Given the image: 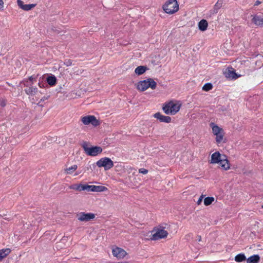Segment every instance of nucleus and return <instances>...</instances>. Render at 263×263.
<instances>
[{
  "mask_svg": "<svg viewBox=\"0 0 263 263\" xmlns=\"http://www.w3.org/2000/svg\"><path fill=\"white\" fill-rule=\"evenodd\" d=\"M181 106L179 102L175 103L173 101H170L163 105L162 109L166 115H174L179 111Z\"/></svg>",
  "mask_w": 263,
  "mask_h": 263,
  "instance_id": "f257e3e1",
  "label": "nucleus"
},
{
  "mask_svg": "<svg viewBox=\"0 0 263 263\" xmlns=\"http://www.w3.org/2000/svg\"><path fill=\"white\" fill-rule=\"evenodd\" d=\"M157 83L152 79L148 78L146 80L140 81L137 84V89L140 91H144L147 88L156 89Z\"/></svg>",
  "mask_w": 263,
  "mask_h": 263,
  "instance_id": "f03ea898",
  "label": "nucleus"
},
{
  "mask_svg": "<svg viewBox=\"0 0 263 263\" xmlns=\"http://www.w3.org/2000/svg\"><path fill=\"white\" fill-rule=\"evenodd\" d=\"M85 154L89 156H96L102 152V148L98 146H88V144L87 142H84L82 144Z\"/></svg>",
  "mask_w": 263,
  "mask_h": 263,
  "instance_id": "7ed1b4c3",
  "label": "nucleus"
},
{
  "mask_svg": "<svg viewBox=\"0 0 263 263\" xmlns=\"http://www.w3.org/2000/svg\"><path fill=\"white\" fill-rule=\"evenodd\" d=\"M163 9L168 14H173L179 9V5L177 0H168L163 5Z\"/></svg>",
  "mask_w": 263,
  "mask_h": 263,
  "instance_id": "20e7f679",
  "label": "nucleus"
},
{
  "mask_svg": "<svg viewBox=\"0 0 263 263\" xmlns=\"http://www.w3.org/2000/svg\"><path fill=\"white\" fill-rule=\"evenodd\" d=\"M96 164L99 167H104L105 171L110 170L114 166L113 161L108 157L101 158L96 162Z\"/></svg>",
  "mask_w": 263,
  "mask_h": 263,
  "instance_id": "39448f33",
  "label": "nucleus"
},
{
  "mask_svg": "<svg viewBox=\"0 0 263 263\" xmlns=\"http://www.w3.org/2000/svg\"><path fill=\"white\" fill-rule=\"evenodd\" d=\"M81 121L86 125L91 124L92 126L96 127L100 125V121L96 118L95 116L88 115L81 118Z\"/></svg>",
  "mask_w": 263,
  "mask_h": 263,
  "instance_id": "423d86ee",
  "label": "nucleus"
},
{
  "mask_svg": "<svg viewBox=\"0 0 263 263\" xmlns=\"http://www.w3.org/2000/svg\"><path fill=\"white\" fill-rule=\"evenodd\" d=\"M168 235V232L164 228H158L156 232L152 235L151 239L154 240H157L160 239L166 238Z\"/></svg>",
  "mask_w": 263,
  "mask_h": 263,
  "instance_id": "0eeeda50",
  "label": "nucleus"
},
{
  "mask_svg": "<svg viewBox=\"0 0 263 263\" xmlns=\"http://www.w3.org/2000/svg\"><path fill=\"white\" fill-rule=\"evenodd\" d=\"M78 219L80 221H89L95 218V214L92 213L81 212L77 215Z\"/></svg>",
  "mask_w": 263,
  "mask_h": 263,
  "instance_id": "6e6552de",
  "label": "nucleus"
},
{
  "mask_svg": "<svg viewBox=\"0 0 263 263\" xmlns=\"http://www.w3.org/2000/svg\"><path fill=\"white\" fill-rule=\"evenodd\" d=\"M226 77L231 79L236 80L240 77V74H239L236 72V70L232 67H228L224 72Z\"/></svg>",
  "mask_w": 263,
  "mask_h": 263,
  "instance_id": "1a4fd4ad",
  "label": "nucleus"
},
{
  "mask_svg": "<svg viewBox=\"0 0 263 263\" xmlns=\"http://www.w3.org/2000/svg\"><path fill=\"white\" fill-rule=\"evenodd\" d=\"M90 185L83 184H73L69 186V189L79 191L90 192Z\"/></svg>",
  "mask_w": 263,
  "mask_h": 263,
  "instance_id": "9d476101",
  "label": "nucleus"
},
{
  "mask_svg": "<svg viewBox=\"0 0 263 263\" xmlns=\"http://www.w3.org/2000/svg\"><path fill=\"white\" fill-rule=\"evenodd\" d=\"M112 255L119 259L123 258L126 255L127 252L123 249L119 247H116L112 250Z\"/></svg>",
  "mask_w": 263,
  "mask_h": 263,
  "instance_id": "9b49d317",
  "label": "nucleus"
},
{
  "mask_svg": "<svg viewBox=\"0 0 263 263\" xmlns=\"http://www.w3.org/2000/svg\"><path fill=\"white\" fill-rule=\"evenodd\" d=\"M154 117L161 122L168 123L171 122V118L170 117L162 115L160 112L155 114Z\"/></svg>",
  "mask_w": 263,
  "mask_h": 263,
  "instance_id": "f8f14e48",
  "label": "nucleus"
},
{
  "mask_svg": "<svg viewBox=\"0 0 263 263\" xmlns=\"http://www.w3.org/2000/svg\"><path fill=\"white\" fill-rule=\"evenodd\" d=\"M17 4L18 6L25 11H29L34 8L36 4H24V2L21 0H17Z\"/></svg>",
  "mask_w": 263,
  "mask_h": 263,
  "instance_id": "ddd939ff",
  "label": "nucleus"
},
{
  "mask_svg": "<svg viewBox=\"0 0 263 263\" xmlns=\"http://www.w3.org/2000/svg\"><path fill=\"white\" fill-rule=\"evenodd\" d=\"M222 156L219 152H216L211 155L210 163H219L221 161Z\"/></svg>",
  "mask_w": 263,
  "mask_h": 263,
  "instance_id": "4468645a",
  "label": "nucleus"
},
{
  "mask_svg": "<svg viewBox=\"0 0 263 263\" xmlns=\"http://www.w3.org/2000/svg\"><path fill=\"white\" fill-rule=\"evenodd\" d=\"M221 161L219 162L221 167L224 170H228L230 168V163L227 159V156L225 155H222Z\"/></svg>",
  "mask_w": 263,
  "mask_h": 263,
  "instance_id": "2eb2a0df",
  "label": "nucleus"
},
{
  "mask_svg": "<svg viewBox=\"0 0 263 263\" xmlns=\"http://www.w3.org/2000/svg\"><path fill=\"white\" fill-rule=\"evenodd\" d=\"M107 190V188L104 186L90 185V192H102Z\"/></svg>",
  "mask_w": 263,
  "mask_h": 263,
  "instance_id": "dca6fc26",
  "label": "nucleus"
},
{
  "mask_svg": "<svg viewBox=\"0 0 263 263\" xmlns=\"http://www.w3.org/2000/svg\"><path fill=\"white\" fill-rule=\"evenodd\" d=\"M252 22L257 26L263 27V18L259 15H255L252 19Z\"/></svg>",
  "mask_w": 263,
  "mask_h": 263,
  "instance_id": "f3484780",
  "label": "nucleus"
},
{
  "mask_svg": "<svg viewBox=\"0 0 263 263\" xmlns=\"http://www.w3.org/2000/svg\"><path fill=\"white\" fill-rule=\"evenodd\" d=\"M260 257L258 254H254L247 258V263H258L260 261Z\"/></svg>",
  "mask_w": 263,
  "mask_h": 263,
  "instance_id": "a211bd4d",
  "label": "nucleus"
},
{
  "mask_svg": "<svg viewBox=\"0 0 263 263\" xmlns=\"http://www.w3.org/2000/svg\"><path fill=\"white\" fill-rule=\"evenodd\" d=\"M47 83L50 86H54L57 83V79L55 76L53 74H50L49 76L46 79Z\"/></svg>",
  "mask_w": 263,
  "mask_h": 263,
  "instance_id": "6ab92c4d",
  "label": "nucleus"
},
{
  "mask_svg": "<svg viewBox=\"0 0 263 263\" xmlns=\"http://www.w3.org/2000/svg\"><path fill=\"white\" fill-rule=\"evenodd\" d=\"M208 23L206 20H201L198 23L199 29L201 31H205L207 29Z\"/></svg>",
  "mask_w": 263,
  "mask_h": 263,
  "instance_id": "aec40b11",
  "label": "nucleus"
},
{
  "mask_svg": "<svg viewBox=\"0 0 263 263\" xmlns=\"http://www.w3.org/2000/svg\"><path fill=\"white\" fill-rule=\"evenodd\" d=\"M210 126L212 128V132L214 135L219 134L222 132H223L222 128L219 127L218 125H215L214 123H211Z\"/></svg>",
  "mask_w": 263,
  "mask_h": 263,
  "instance_id": "412c9836",
  "label": "nucleus"
},
{
  "mask_svg": "<svg viewBox=\"0 0 263 263\" xmlns=\"http://www.w3.org/2000/svg\"><path fill=\"white\" fill-rule=\"evenodd\" d=\"M148 68L146 66H138L135 70V73L138 76H140L143 74Z\"/></svg>",
  "mask_w": 263,
  "mask_h": 263,
  "instance_id": "4be33fe9",
  "label": "nucleus"
},
{
  "mask_svg": "<svg viewBox=\"0 0 263 263\" xmlns=\"http://www.w3.org/2000/svg\"><path fill=\"white\" fill-rule=\"evenodd\" d=\"M11 252V250L9 248L3 249L0 250V261L7 257Z\"/></svg>",
  "mask_w": 263,
  "mask_h": 263,
  "instance_id": "5701e85b",
  "label": "nucleus"
},
{
  "mask_svg": "<svg viewBox=\"0 0 263 263\" xmlns=\"http://www.w3.org/2000/svg\"><path fill=\"white\" fill-rule=\"evenodd\" d=\"M24 91L28 95L33 96L37 91V88L36 87H28L25 89Z\"/></svg>",
  "mask_w": 263,
  "mask_h": 263,
  "instance_id": "b1692460",
  "label": "nucleus"
},
{
  "mask_svg": "<svg viewBox=\"0 0 263 263\" xmlns=\"http://www.w3.org/2000/svg\"><path fill=\"white\" fill-rule=\"evenodd\" d=\"M235 261L237 262H241L246 260L247 258L244 253H239L236 255L235 257Z\"/></svg>",
  "mask_w": 263,
  "mask_h": 263,
  "instance_id": "393cba45",
  "label": "nucleus"
},
{
  "mask_svg": "<svg viewBox=\"0 0 263 263\" xmlns=\"http://www.w3.org/2000/svg\"><path fill=\"white\" fill-rule=\"evenodd\" d=\"M222 4L223 0H218L214 6L213 13H217L218 11V10L222 7Z\"/></svg>",
  "mask_w": 263,
  "mask_h": 263,
  "instance_id": "a878e982",
  "label": "nucleus"
},
{
  "mask_svg": "<svg viewBox=\"0 0 263 263\" xmlns=\"http://www.w3.org/2000/svg\"><path fill=\"white\" fill-rule=\"evenodd\" d=\"M77 168L78 166L77 165H73L68 168H65L64 170V172L67 174H71L77 169Z\"/></svg>",
  "mask_w": 263,
  "mask_h": 263,
  "instance_id": "bb28decb",
  "label": "nucleus"
},
{
  "mask_svg": "<svg viewBox=\"0 0 263 263\" xmlns=\"http://www.w3.org/2000/svg\"><path fill=\"white\" fill-rule=\"evenodd\" d=\"M214 201V198L213 197H207L204 199V204L205 205L208 206L212 203Z\"/></svg>",
  "mask_w": 263,
  "mask_h": 263,
  "instance_id": "cd10ccee",
  "label": "nucleus"
},
{
  "mask_svg": "<svg viewBox=\"0 0 263 263\" xmlns=\"http://www.w3.org/2000/svg\"><path fill=\"white\" fill-rule=\"evenodd\" d=\"M216 136V141L217 143H220L221 142L222 140H223V136H224V133L223 132H222L221 133H219V134H217Z\"/></svg>",
  "mask_w": 263,
  "mask_h": 263,
  "instance_id": "c85d7f7f",
  "label": "nucleus"
},
{
  "mask_svg": "<svg viewBox=\"0 0 263 263\" xmlns=\"http://www.w3.org/2000/svg\"><path fill=\"white\" fill-rule=\"evenodd\" d=\"M213 88V85L211 83H205L202 87V90L208 91Z\"/></svg>",
  "mask_w": 263,
  "mask_h": 263,
  "instance_id": "c756f323",
  "label": "nucleus"
},
{
  "mask_svg": "<svg viewBox=\"0 0 263 263\" xmlns=\"http://www.w3.org/2000/svg\"><path fill=\"white\" fill-rule=\"evenodd\" d=\"M96 166H97L96 163H93L91 165H90L89 166L84 167L83 168V171L84 172H86L90 170L91 172H92L93 170L96 167Z\"/></svg>",
  "mask_w": 263,
  "mask_h": 263,
  "instance_id": "7c9ffc66",
  "label": "nucleus"
},
{
  "mask_svg": "<svg viewBox=\"0 0 263 263\" xmlns=\"http://www.w3.org/2000/svg\"><path fill=\"white\" fill-rule=\"evenodd\" d=\"M72 61L70 59L66 60L64 61V65H65L66 66H69L72 65Z\"/></svg>",
  "mask_w": 263,
  "mask_h": 263,
  "instance_id": "2f4dec72",
  "label": "nucleus"
},
{
  "mask_svg": "<svg viewBox=\"0 0 263 263\" xmlns=\"http://www.w3.org/2000/svg\"><path fill=\"white\" fill-rule=\"evenodd\" d=\"M139 172L143 174H146L148 173V170L144 168H141L139 169Z\"/></svg>",
  "mask_w": 263,
  "mask_h": 263,
  "instance_id": "473e14b6",
  "label": "nucleus"
},
{
  "mask_svg": "<svg viewBox=\"0 0 263 263\" xmlns=\"http://www.w3.org/2000/svg\"><path fill=\"white\" fill-rule=\"evenodd\" d=\"M204 196L203 195H202L198 199L197 202V203L199 205L201 204V203L202 202V199H203V198Z\"/></svg>",
  "mask_w": 263,
  "mask_h": 263,
  "instance_id": "72a5a7b5",
  "label": "nucleus"
},
{
  "mask_svg": "<svg viewBox=\"0 0 263 263\" xmlns=\"http://www.w3.org/2000/svg\"><path fill=\"white\" fill-rule=\"evenodd\" d=\"M0 105L2 107H5L6 105V101L5 100H2L1 102Z\"/></svg>",
  "mask_w": 263,
  "mask_h": 263,
  "instance_id": "f704fd0d",
  "label": "nucleus"
},
{
  "mask_svg": "<svg viewBox=\"0 0 263 263\" xmlns=\"http://www.w3.org/2000/svg\"><path fill=\"white\" fill-rule=\"evenodd\" d=\"M4 7V2L3 0H0V10H3Z\"/></svg>",
  "mask_w": 263,
  "mask_h": 263,
  "instance_id": "c9c22d12",
  "label": "nucleus"
},
{
  "mask_svg": "<svg viewBox=\"0 0 263 263\" xmlns=\"http://www.w3.org/2000/svg\"><path fill=\"white\" fill-rule=\"evenodd\" d=\"M36 79V77H34V76H31L29 77L28 80L30 81H32L33 80Z\"/></svg>",
  "mask_w": 263,
  "mask_h": 263,
  "instance_id": "e433bc0d",
  "label": "nucleus"
},
{
  "mask_svg": "<svg viewBox=\"0 0 263 263\" xmlns=\"http://www.w3.org/2000/svg\"><path fill=\"white\" fill-rule=\"evenodd\" d=\"M49 96H48V97H43V98L41 99V100H40V102H43V101H44L45 100H47V99H48V98H49Z\"/></svg>",
  "mask_w": 263,
  "mask_h": 263,
  "instance_id": "4c0bfd02",
  "label": "nucleus"
},
{
  "mask_svg": "<svg viewBox=\"0 0 263 263\" xmlns=\"http://www.w3.org/2000/svg\"><path fill=\"white\" fill-rule=\"evenodd\" d=\"M23 83V84L24 85V86H26V87H28V81H25V82H22Z\"/></svg>",
  "mask_w": 263,
  "mask_h": 263,
  "instance_id": "58836bf2",
  "label": "nucleus"
},
{
  "mask_svg": "<svg viewBox=\"0 0 263 263\" xmlns=\"http://www.w3.org/2000/svg\"><path fill=\"white\" fill-rule=\"evenodd\" d=\"M260 4H261V2H260L259 1H256L254 5L255 6H258V5H259Z\"/></svg>",
  "mask_w": 263,
  "mask_h": 263,
  "instance_id": "ea45409f",
  "label": "nucleus"
},
{
  "mask_svg": "<svg viewBox=\"0 0 263 263\" xmlns=\"http://www.w3.org/2000/svg\"><path fill=\"white\" fill-rule=\"evenodd\" d=\"M197 240L198 241H201V236L200 235H198L197 236Z\"/></svg>",
  "mask_w": 263,
  "mask_h": 263,
  "instance_id": "a19ab883",
  "label": "nucleus"
},
{
  "mask_svg": "<svg viewBox=\"0 0 263 263\" xmlns=\"http://www.w3.org/2000/svg\"><path fill=\"white\" fill-rule=\"evenodd\" d=\"M118 263H128V261H121V262H118Z\"/></svg>",
  "mask_w": 263,
  "mask_h": 263,
  "instance_id": "79ce46f5",
  "label": "nucleus"
},
{
  "mask_svg": "<svg viewBox=\"0 0 263 263\" xmlns=\"http://www.w3.org/2000/svg\"><path fill=\"white\" fill-rule=\"evenodd\" d=\"M82 172V171L80 172H77L75 174V175H79V174H80Z\"/></svg>",
  "mask_w": 263,
  "mask_h": 263,
  "instance_id": "37998d69",
  "label": "nucleus"
},
{
  "mask_svg": "<svg viewBox=\"0 0 263 263\" xmlns=\"http://www.w3.org/2000/svg\"><path fill=\"white\" fill-rule=\"evenodd\" d=\"M39 86H40V87H42V86H41V85L40 83H39Z\"/></svg>",
  "mask_w": 263,
  "mask_h": 263,
  "instance_id": "c03bdc74",
  "label": "nucleus"
},
{
  "mask_svg": "<svg viewBox=\"0 0 263 263\" xmlns=\"http://www.w3.org/2000/svg\"><path fill=\"white\" fill-rule=\"evenodd\" d=\"M110 263H118V262H110Z\"/></svg>",
  "mask_w": 263,
  "mask_h": 263,
  "instance_id": "a18cd8bd",
  "label": "nucleus"
},
{
  "mask_svg": "<svg viewBox=\"0 0 263 263\" xmlns=\"http://www.w3.org/2000/svg\"><path fill=\"white\" fill-rule=\"evenodd\" d=\"M261 207H262V208L263 209V205H262V206H261Z\"/></svg>",
  "mask_w": 263,
  "mask_h": 263,
  "instance_id": "49530a36",
  "label": "nucleus"
},
{
  "mask_svg": "<svg viewBox=\"0 0 263 263\" xmlns=\"http://www.w3.org/2000/svg\"><path fill=\"white\" fill-rule=\"evenodd\" d=\"M262 145H263V143H262Z\"/></svg>",
  "mask_w": 263,
  "mask_h": 263,
  "instance_id": "de8ad7c7",
  "label": "nucleus"
}]
</instances>
